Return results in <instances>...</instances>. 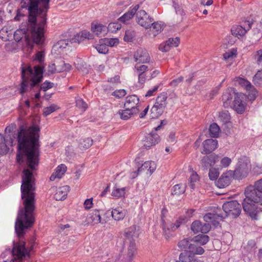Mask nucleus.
I'll return each instance as SVG.
<instances>
[{
	"instance_id": "obj_19",
	"label": "nucleus",
	"mask_w": 262,
	"mask_h": 262,
	"mask_svg": "<svg viewBox=\"0 0 262 262\" xmlns=\"http://www.w3.org/2000/svg\"><path fill=\"white\" fill-rule=\"evenodd\" d=\"M243 95L238 94L235 97V99L233 101L234 108L238 114H242L245 111L246 105L243 102Z\"/></svg>"
},
{
	"instance_id": "obj_40",
	"label": "nucleus",
	"mask_w": 262,
	"mask_h": 262,
	"mask_svg": "<svg viewBox=\"0 0 262 262\" xmlns=\"http://www.w3.org/2000/svg\"><path fill=\"white\" fill-rule=\"evenodd\" d=\"M75 66L76 69L83 73H87L88 69L85 67V64L81 59H77L75 62Z\"/></svg>"
},
{
	"instance_id": "obj_23",
	"label": "nucleus",
	"mask_w": 262,
	"mask_h": 262,
	"mask_svg": "<svg viewBox=\"0 0 262 262\" xmlns=\"http://www.w3.org/2000/svg\"><path fill=\"white\" fill-rule=\"evenodd\" d=\"M67 170V166L64 164H61L57 167L55 172L50 177L51 181H54L56 178L60 179Z\"/></svg>"
},
{
	"instance_id": "obj_5",
	"label": "nucleus",
	"mask_w": 262,
	"mask_h": 262,
	"mask_svg": "<svg viewBox=\"0 0 262 262\" xmlns=\"http://www.w3.org/2000/svg\"><path fill=\"white\" fill-rule=\"evenodd\" d=\"M245 198L242 205L244 211L252 219L256 220L257 205H262V179L248 186L245 190Z\"/></svg>"
},
{
	"instance_id": "obj_38",
	"label": "nucleus",
	"mask_w": 262,
	"mask_h": 262,
	"mask_svg": "<svg viewBox=\"0 0 262 262\" xmlns=\"http://www.w3.org/2000/svg\"><path fill=\"white\" fill-rule=\"evenodd\" d=\"M162 218H163V217H162ZM162 229L163 234L166 238H169L171 235V232L174 231L171 230L170 223L166 224L163 219H162Z\"/></svg>"
},
{
	"instance_id": "obj_56",
	"label": "nucleus",
	"mask_w": 262,
	"mask_h": 262,
	"mask_svg": "<svg viewBox=\"0 0 262 262\" xmlns=\"http://www.w3.org/2000/svg\"><path fill=\"white\" fill-rule=\"evenodd\" d=\"M53 86V83L48 82V81H46L42 84H41L40 89H41L43 91H46L48 89L52 88Z\"/></svg>"
},
{
	"instance_id": "obj_3",
	"label": "nucleus",
	"mask_w": 262,
	"mask_h": 262,
	"mask_svg": "<svg viewBox=\"0 0 262 262\" xmlns=\"http://www.w3.org/2000/svg\"><path fill=\"white\" fill-rule=\"evenodd\" d=\"M28 15L25 16L18 12L14 20L19 21L21 17H26L13 34L15 40L19 42L24 36L27 45L32 41L37 45L44 41V27L46 24L47 12L49 9L50 0H28Z\"/></svg>"
},
{
	"instance_id": "obj_54",
	"label": "nucleus",
	"mask_w": 262,
	"mask_h": 262,
	"mask_svg": "<svg viewBox=\"0 0 262 262\" xmlns=\"http://www.w3.org/2000/svg\"><path fill=\"white\" fill-rule=\"evenodd\" d=\"M231 163V159L227 157H225L221 160V165L222 167L226 168Z\"/></svg>"
},
{
	"instance_id": "obj_35",
	"label": "nucleus",
	"mask_w": 262,
	"mask_h": 262,
	"mask_svg": "<svg viewBox=\"0 0 262 262\" xmlns=\"http://www.w3.org/2000/svg\"><path fill=\"white\" fill-rule=\"evenodd\" d=\"M121 119L126 120L130 118L133 116L137 113H134L133 111L130 110L125 108L124 110H120L118 112Z\"/></svg>"
},
{
	"instance_id": "obj_47",
	"label": "nucleus",
	"mask_w": 262,
	"mask_h": 262,
	"mask_svg": "<svg viewBox=\"0 0 262 262\" xmlns=\"http://www.w3.org/2000/svg\"><path fill=\"white\" fill-rule=\"evenodd\" d=\"M121 25L118 23H111L108 26L106 29L112 33L116 32L118 30L120 29Z\"/></svg>"
},
{
	"instance_id": "obj_21",
	"label": "nucleus",
	"mask_w": 262,
	"mask_h": 262,
	"mask_svg": "<svg viewBox=\"0 0 262 262\" xmlns=\"http://www.w3.org/2000/svg\"><path fill=\"white\" fill-rule=\"evenodd\" d=\"M69 189L70 187L67 185L59 187L57 189L56 193L54 194V198L57 201L64 200L67 197Z\"/></svg>"
},
{
	"instance_id": "obj_15",
	"label": "nucleus",
	"mask_w": 262,
	"mask_h": 262,
	"mask_svg": "<svg viewBox=\"0 0 262 262\" xmlns=\"http://www.w3.org/2000/svg\"><path fill=\"white\" fill-rule=\"evenodd\" d=\"M219 161V156L212 154L209 156H204L201 161V164L202 166L207 170L209 167L213 166Z\"/></svg>"
},
{
	"instance_id": "obj_26",
	"label": "nucleus",
	"mask_w": 262,
	"mask_h": 262,
	"mask_svg": "<svg viewBox=\"0 0 262 262\" xmlns=\"http://www.w3.org/2000/svg\"><path fill=\"white\" fill-rule=\"evenodd\" d=\"M92 31L98 36H104L107 31L105 26L101 24H96L92 25Z\"/></svg>"
},
{
	"instance_id": "obj_31",
	"label": "nucleus",
	"mask_w": 262,
	"mask_h": 262,
	"mask_svg": "<svg viewBox=\"0 0 262 262\" xmlns=\"http://www.w3.org/2000/svg\"><path fill=\"white\" fill-rule=\"evenodd\" d=\"M230 182L229 177H224L223 174L216 182V185L219 188H225L230 184Z\"/></svg>"
},
{
	"instance_id": "obj_55",
	"label": "nucleus",
	"mask_w": 262,
	"mask_h": 262,
	"mask_svg": "<svg viewBox=\"0 0 262 262\" xmlns=\"http://www.w3.org/2000/svg\"><path fill=\"white\" fill-rule=\"evenodd\" d=\"M239 83L244 86L247 90H250L252 86L250 82L243 78L239 79Z\"/></svg>"
},
{
	"instance_id": "obj_10",
	"label": "nucleus",
	"mask_w": 262,
	"mask_h": 262,
	"mask_svg": "<svg viewBox=\"0 0 262 262\" xmlns=\"http://www.w3.org/2000/svg\"><path fill=\"white\" fill-rule=\"evenodd\" d=\"M139 102V98L135 95H130L126 97L124 103V107L127 110H130L134 113H138L139 110L138 108V103Z\"/></svg>"
},
{
	"instance_id": "obj_43",
	"label": "nucleus",
	"mask_w": 262,
	"mask_h": 262,
	"mask_svg": "<svg viewBox=\"0 0 262 262\" xmlns=\"http://www.w3.org/2000/svg\"><path fill=\"white\" fill-rule=\"evenodd\" d=\"M193 256H191L188 251L180 254L179 259L182 262H191Z\"/></svg>"
},
{
	"instance_id": "obj_29",
	"label": "nucleus",
	"mask_w": 262,
	"mask_h": 262,
	"mask_svg": "<svg viewBox=\"0 0 262 262\" xmlns=\"http://www.w3.org/2000/svg\"><path fill=\"white\" fill-rule=\"evenodd\" d=\"M153 36H156L163 30L164 24L160 21H152L151 24Z\"/></svg>"
},
{
	"instance_id": "obj_7",
	"label": "nucleus",
	"mask_w": 262,
	"mask_h": 262,
	"mask_svg": "<svg viewBox=\"0 0 262 262\" xmlns=\"http://www.w3.org/2000/svg\"><path fill=\"white\" fill-rule=\"evenodd\" d=\"M167 94L166 93H161L157 98L154 105L151 108V117L152 118H158L164 112L166 106V99Z\"/></svg>"
},
{
	"instance_id": "obj_51",
	"label": "nucleus",
	"mask_w": 262,
	"mask_h": 262,
	"mask_svg": "<svg viewBox=\"0 0 262 262\" xmlns=\"http://www.w3.org/2000/svg\"><path fill=\"white\" fill-rule=\"evenodd\" d=\"M135 37V32L134 31H126L124 37V39L125 41L129 42L131 41Z\"/></svg>"
},
{
	"instance_id": "obj_22",
	"label": "nucleus",
	"mask_w": 262,
	"mask_h": 262,
	"mask_svg": "<svg viewBox=\"0 0 262 262\" xmlns=\"http://www.w3.org/2000/svg\"><path fill=\"white\" fill-rule=\"evenodd\" d=\"M156 167L157 165L155 162L151 161H146L138 168V174L139 172L144 170H147L149 172L150 174H151L156 170Z\"/></svg>"
},
{
	"instance_id": "obj_46",
	"label": "nucleus",
	"mask_w": 262,
	"mask_h": 262,
	"mask_svg": "<svg viewBox=\"0 0 262 262\" xmlns=\"http://www.w3.org/2000/svg\"><path fill=\"white\" fill-rule=\"evenodd\" d=\"M95 48L99 53L102 54H106L108 51L107 45L101 42V39L99 40V44L96 45Z\"/></svg>"
},
{
	"instance_id": "obj_36",
	"label": "nucleus",
	"mask_w": 262,
	"mask_h": 262,
	"mask_svg": "<svg viewBox=\"0 0 262 262\" xmlns=\"http://www.w3.org/2000/svg\"><path fill=\"white\" fill-rule=\"evenodd\" d=\"M185 186L182 184L175 185L172 188L171 194L173 195H179L184 193Z\"/></svg>"
},
{
	"instance_id": "obj_61",
	"label": "nucleus",
	"mask_w": 262,
	"mask_h": 262,
	"mask_svg": "<svg viewBox=\"0 0 262 262\" xmlns=\"http://www.w3.org/2000/svg\"><path fill=\"white\" fill-rule=\"evenodd\" d=\"M220 117L223 119V121L225 122H227L230 119V116L228 112H222L220 114Z\"/></svg>"
},
{
	"instance_id": "obj_28",
	"label": "nucleus",
	"mask_w": 262,
	"mask_h": 262,
	"mask_svg": "<svg viewBox=\"0 0 262 262\" xmlns=\"http://www.w3.org/2000/svg\"><path fill=\"white\" fill-rule=\"evenodd\" d=\"M93 143V140L90 138L81 139L79 140L78 146L81 150H85L90 147Z\"/></svg>"
},
{
	"instance_id": "obj_60",
	"label": "nucleus",
	"mask_w": 262,
	"mask_h": 262,
	"mask_svg": "<svg viewBox=\"0 0 262 262\" xmlns=\"http://www.w3.org/2000/svg\"><path fill=\"white\" fill-rule=\"evenodd\" d=\"M126 91L124 90H116L113 92V95L117 97L121 98L126 95Z\"/></svg>"
},
{
	"instance_id": "obj_34",
	"label": "nucleus",
	"mask_w": 262,
	"mask_h": 262,
	"mask_svg": "<svg viewBox=\"0 0 262 262\" xmlns=\"http://www.w3.org/2000/svg\"><path fill=\"white\" fill-rule=\"evenodd\" d=\"M194 243H199L201 245H204L207 244L209 239V237L207 235L199 234L193 238Z\"/></svg>"
},
{
	"instance_id": "obj_17",
	"label": "nucleus",
	"mask_w": 262,
	"mask_h": 262,
	"mask_svg": "<svg viewBox=\"0 0 262 262\" xmlns=\"http://www.w3.org/2000/svg\"><path fill=\"white\" fill-rule=\"evenodd\" d=\"M139 227L134 225L125 229L123 235L126 239H129L130 241H134V238H137L139 236Z\"/></svg>"
},
{
	"instance_id": "obj_53",
	"label": "nucleus",
	"mask_w": 262,
	"mask_h": 262,
	"mask_svg": "<svg viewBox=\"0 0 262 262\" xmlns=\"http://www.w3.org/2000/svg\"><path fill=\"white\" fill-rule=\"evenodd\" d=\"M76 36L79 39L80 42L81 38L91 39L92 37V35L90 34L89 32L84 31L77 34Z\"/></svg>"
},
{
	"instance_id": "obj_12",
	"label": "nucleus",
	"mask_w": 262,
	"mask_h": 262,
	"mask_svg": "<svg viewBox=\"0 0 262 262\" xmlns=\"http://www.w3.org/2000/svg\"><path fill=\"white\" fill-rule=\"evenodd\" d=\"M238 93H235L234 89L231 88H227L223 93L222 96V101L223 106L225 108H228L231 106L233 97L238 95Z\"/></svg>"
},
{
	"instance_id": "obj_58",
	"label": "nucleus",
	"mask_w": 262,
	"mask_h": 262,
	"mask_svg": "<svg viewBox=\"0 0 262 262\" xmlns=\"http://www.w3.org/2000/svg\"><path fill=\"white\" fill-rule=\"evenodd\" d=\"M184 80V78L182 76H180V77L173 79L172 81H171L170 83V85L172 87H176L177 86L179 83L182 82Z\"/></svg>"
},
{
	"instance_id": "obj_4",
	"label": "nucleus",
	"mask_w": 262,
	"mask_h": 262,
	"mask_svg": "<svg viewBox=\"0 0 262 262\" xmlns=\"http://www.w3.org/2000/svg\"><path fill=\"white\" fill-rule=\"evenodd\" d=\"M43 59V54L41 52H38L34 59L37 60L40 65L35 66L33 70L30 66H25L21 67L23 81L20 89V93L21 94L27 91L29 88H33L42 81L45 68L42 64Z\"/></svg>"
},
{
	"instance_id": "obj_30",
	"label": "nucleus",
	"mask_w": 262,
	"mask_h": 262,
	"mask_svg": "<svg viewBox=\"0 0 262 262\" xmlns=\"http://www.w3.org/2000/svg\"><path fill=\"white\" fill-rule=\"evenodd\" d=\"M195 243H191L188 249V252L190 254L192 253L193 254H203L205 252L204 249L202 247L196 245Z\"/></svg>"
},
{
	"instance_id": "obj_11",
	"label": "nucleus",
	"mask_w": 262,
	"mask_h": 262,
	"mask_svg": "<svg viewBox=\"0 0 262 262\" xmlns=\"http://www.w3.org/2000/svg\"><path fill=\"white\" fill-rule=\"evenodd\" d=\"M251 25L252 23L248 20L245 21L243 26L234 25L232 26L231 29L232 34L237 37H238V36H243L245 35L247 31L251 28Z\"/></svg>"
},
{
	"instance_id": "obj_14",
	"label": "nucleus",
	"mask_w": 262,
	"mask_h": 262,
	"mask_svg": "<svg viewBox=\"0 0 262 262\" xmlns=\"http://www.w3.org/2000/svg\"><path fill=\"white\" fill-rule=\"evenodd\" d=\"M210 229L211 226L209 223H206L203 224L200 221L193 222L191 225V229L194 233L199 232L206 233L210 231Z\"/></svg>"
},
{
	"instance_id": "obj_59",
	"label": "nucleus",
	"mask_w": 262,
	"mask_h": 262,
	"mask_svg": "<svg viewBox=\"0 0 262 262\" xmlns=\"http://www.w3.org/2000/svg\"><path fill=\"white\" fill-rule=\"evenodd\" d=\"M224 177H229V180L231 181L232 178L236 179V174H235V170L234 171L229 170L226 172L223 173Z\"/></svg>"
},
{
	"instance_id": "obj_62",
	"label": "nucleus",
	"mask_w": 262,
	"mask_h": 262,
	"mask_svg": "<svg viewBox=\"0 0 262 262\" xmlns=\"http://www.w3.org/2000/svg\"><path fill=\"white\" fill-rule=\"evenodd\" d=\"M137 75L138 76V82L142 84L144 83L147 79L145 73H138Z\"/></svg>"
},
{
	"instance_id": "obj_1",
	"label": "nucleus",
	"mask_w": 262,
	"mask_h": 262,
	"mask_svg": "<svg viewBox=\"0 0 262 262\" xmlns=\"http://www.w3.org/2000/svg\"><path fill=\"white\" fill-rule=\"evenodd\" d=\"M35 189L34 177L23 176L21 192L24 208L20 209L15 225V230L19 241L13 242V247L11 251L13 258L4 262H21L27 255H29V252L26 248L25 242L22 237L25 234V230L31 227L35 221L34 211L35 209Z\"/></svg>"
},
{
	"instance_id": "obj_32",
	"label": "nucleus",
	"mask_w": 262,
	"mask_h": 262,
	"mask_svg": "<svg viewBox=\"0 0 262 262\" xmlns=\"http://www.w3.org/2000/svg\"><path fill=\"white\" fill-rule=\"evenodd\" d=\"M191 243H194L193 238H184L180 241L178 245L179 248L184 250L185 251H187L186 250L188 249L190 247Z\"/></svg>"
},
{
	"instance_id": "obj_50",
	"label": "nucleus",
	"mask_w": 262,
	"mask_h": 262,
	"mask_svg": "<svg viewBox=\"0 0 262 262\" xmlns=\"http://www.w3.org/2000/svg\"><path fill=\"white\" fill-rule=\"evenodd\" d=\"M76 105L77 107L83 109L84 111H85L88 107V105L86 102L80 98H78L76 100Z\"/></svg>"
},
{
	"instance_id": "obj_42",
	"label": "nucleus",
	"mask_w": 262,
	"mask_h": 262,
	"mask_svg": "<svg viewBox=\"0 0 262 262\" xmlns=\"http://www.w3.org/2000/svg\"><path fill=\"white\" fill-rule=\"evenodd\" d=\"M59 108V107L56 104H52L50 106L44 108L43 115L47 116Z\"/></svg>"
},
{
	"instance_id": "obj_52",
	"label": "nucleus",
	"mask_w": 262,
	"mask_h": 262,
	"mask_svg": "<svg viewBox=\"0 0 262 262\" xmlns=\"http://www.w3.org/2000/svg\"><path fill=\"white\" fill-rule=\"evenodd\" d=\"M59 69V67L57 68V65H56L55 63H51L48 65V74H53L56 72L60 73L58 71Z\"/></svg>"
},
{
	"instance_id": "obj_41",
	"label": "nucleus",
	"mask_w": 262,
	"mask_h": 262,
	"mask_svg": "<svg viewBox=\"0 0 262 262\" xmlns=\"http://www.w3.org/2000/svg\"><path fill=\"white\" fill-rule=\"evenodd\" d=\"M186 222V219L183 217H180L177 220L175 223H170V227L172 231H175L177 230L181 225L184 224Z\"/></svg>"
},
{
	"instance_id": "obj_33",
	"label": "nucleus",
	"mask_w": 262,
	"mask_h": 262,
	"mask_svg": "<svg viewBox=\"0 0 262 262\" xmlns=\"http://www.w3.org/2000/svg\"><path fill=\"white\" fill-rule=\"evenodd\" d=\"M89 222L97 224L101 223V216L99 210H95L91 214L89 217Z\"/></svg>"
},
{
	"instance_id": "obj_9",
	"label": "nucleus",
	"mask_w": 262,
	"mask_h": 262,
	"mask_svg": "<svg viewBox=\"0 0 262 262\" xmlns=\"http://www.w3.org/2000/svg\"><path fill=\"white\" fill-rule=\"evenodd\" d=\"M136 19L137 23L145 29L150 28L151 22L154 21V19L143 10L137 11Z\"/></svg>"
},
{
	"instance_id": "obj_45",
	"label": "nucleus",
	"mask_w": 262,
	"mask_h": 262,
	"mask_svg": "<svg viewBox=\"0 0 262 262\" xmlns=\"http://www.w3.org/2000/svg\"><path fill=\"white\" fill-rule=\"evenodd\" d=\"M125 193V188L123 187L122 188H117L115 187L114 190L112 192V195L117 198H120L123 196Z\"/></svg>"
},
{
	"instance_id": "obj_13",
	"label": "nucleus",
	"mask_w": 262,
	"mask_h": 262,
	"mask_svg": "<svg viewBox=\"0 0 262 262\" xmlns=\"http://www.w3.org/2000/svg\"><path fill=\"white\" fill-rule=\"evenodd\" d=\"M135 60L139 63H146L150 61V57L147 51L145 49L139 48L134 55Z\"/></svg>"
},
{
	"instance_id": "obj_16",
	"label": "nucleus",
	"mask_w": 262,
	"mask_h": 262,
	"mask_svg": "<svg viewBox=\"0 0 262 262\" xmlns=\"http://www.w3.org/2000/svg\"><path fill=\"white\" fill-rule=\"evenodd\" d=\"M218 142L216 139H209L205 140L203 143V154H208L212 152L217 147Z\"/></svg>"
},
{
	"instance_id": "obj_37",
	"label": "nucleus",
	"mask_w": 262,
	"mask_h": 262,
	"mask_svg": "<svg viewBox=\"0 0 262 262\" xmlns=\"http://www.w3.org/2000/svg\"><path fill=\"white\" fill-rule=\"evenodd\" d=\"M220 127L216 123H213L210 125L209 134L211 137L213 138H216L219 136L220 132Z\"/></svg>"
},
{
	"instance_id": "obj_24",
	"label": "nucleus",
	"mask_w": 262,
	"mask_h": 262,
	"mask_svg": "<svg viewBox=\"0 0 262 262\" xmlns=\"http://www.w3.org/2000/svg\"><path fill=\"white\" fill-rule=\"evenodd\" d=\"M139 8V5H137L134 7V8L128 11L127 12L124 13L121 17L119 18V20L123 23H125L127 20L130 19L134 15L137 13L138 9Z\"/></svg>"
},
{
	"instance_id": "obj_8",
	"label": "nucleus",
	"mask_w": 262,
	"mask_h": 262,
	"mask_svg": "<svg viewBox=\"0 0 262 262\" xmlns=\"http://www.w3.org/2000/svg\"><path fill=\"white\" fill-rule=\"evenodd\" d=\"M250 168V161L247 158L240 159L238 162L237 167L235 169L236 179H242L246 177Z\"/></svg>"
},
{
	"instance_id": "obj_2",
	"label": "nucleus",
	"mask_w": 262,
	"mask_h": 262,
	"mask_svg": "<svg viewBox=\"0 0 262 262\" xmlns=\"http://www.w3.org/2000/svg\"><path fill=\"white\" fill-rule=\"evenodd\" d=\"M39 127L33 125L27 129L20 126L15 136H13V138L10 135L5 137L0 133V156L8 152L9 146L15 144L14 139L16 137L17 161L21 164L26 160L27 167L32 171L36 170L39 164Z\"/></svg>"
},
{
	"instance_id": "obj_49",
	"label": "nucleus",
	"mask_w": 262,
	"mask_h": 262,
	"mask_svg": "<svg viewBox=\"0 0 262 262\" xmlns=\"http://www.w3.org/2000/svg\"><path fill=\"white\" fill-rule=\"evenodd\" d=\"M208 176L211 180H215L218 178L219 172L216 169L212 168L209 169Z\"/></svg>"
},
{
	"instance_id": "obj_6",
	"label": "nucleus",
	"mask_w": 262,
	"mask_h": 262,
	"mask_svg": "<svg viewBox=\"0 0 262 262\" xmlns=\"http://www.w3.org/2000/svg\"><path fill=\"white\" fill-rule=\"evenodd\" d=\"M224 213H208L204 216V220L206 222H212L213 220L225 219L228 215H231L233 217L238 216L241 212V206L239 203L236 201H231L225 203L223 205Z\"/></svg>"
},
{
	"instance_id": "obj_57",
	"label": "nucleus",
	"mask_w": 262,
	"mask_h": 262,
	"mask_svg": "<svg viewBox=\"0 0 262 262\" xmlns=\"http://www.w3.org/2000/svg\"><path fill=\"white\" fill-rule=\"evenodd\" d=\"M235 55L236 51L232 50L231 51L225 53L223 55V57L225 59H229L230 58H232L233 56H235Z\"/></svg>"
},
{
	"instance_id": "obj_48",
	"label": "nucleus",
	"mask_w": 262,
	"mask_h": 262,
	"mask_svg": "<svg viewBox=\"0 0 262 262\" xmlns=\"http://www.w3.org/2000/svg\"><path fill=\"white\" fill-rule=\"evenodd\" d=\"M135 72L138 74V73H145L148 69L147 66L144 64H139L137 63L135 66Z\"/></svg>"
},
{
	"instance_id": "obj_27",
	"label": "nucleus",
	"mask_w": 262,
	"mask_h": 262,
	"mask_svg": "<svg viewBox=\"0 0 262 262\" xmlns=\"http://www.w3.org/2000/svg\"><path fill=\"white\" fill-rule=\"evenodd\" d=\"M73 43H79V40L77 38V36L71 38V39H61L57 43L56 46L60 48H65L66 47Z\"/></svg>"
},
{
	"instance_id": "obj_39",
	"label": "nucleus",
	"mask_w": 262,
	"mask_h": 262,
	"mask_svg": "<svg viewBox=\"0 0 262 262\" xmlns=\"http://www.w3.org/2000/svg\"><path fill=\"white\" fill-rule=\"evenodd\" d=\"M136 250V244L135 241H130V244L127 250V256L129 257V261L131 262L133 257Z\"/></svg>"
},
{
	"instance_id": "obj_44",
	"label": "nucleus",
	"mask_w": 262,
	"mask_h": 262,
	"mask_svg": "<svg viewBox=\"0 0 262 262\" xmlns=\"http://www.w3.org/2000/svg\"><path fill=\"white\" fill-rule=\"evenodd\" d=\"M101 42L106 45L107 47H114L118 44L119 40L117 38H104L101 39Z\"/></svg>"
},
{
	"instance_id": "obj_25",
	"label": "nucleus",
	"mask_w": 262,
	"mask_h": 262,
	"mask_svg": "<svg viewBox=\"0 0 262 262\" xmlns=\"http://www.w3.org/2000/svg\"><path fill=\"white\" fill-rule=\"evenodd\" d=\"M126 214V210L121 207H118L113 209L112 216L116 221L122 220Z\"/></svg>"
},
{
	"instance_id": "obj_20",
	"label": "nucleus",
	"mask_w": 262,
	"mask_h": 262,
	"mask_svg": "<svg viewBox=\"0 0 262 262\" xmlns=\"http://www.w3.org/2000/svg\"><path fill=\"white\" fill-rule=\"evenodd\" d=\"M159 140V135L155 132H152L146 136L143 145L146 148H149L158 143Z\"/></svg>"
},
{
	"instance_id": "obj_63",
	"label": "nucleus",
	"mask_w": 262,
	"mask_h": 262,
	"mask_svg": "<svg viewBox=\"0 0 262 262\" xmlns=\"http://www.w3.org/2000/svg\"><path fill=\"white\" fill-rule=\"evenodd\" d=\"M255 31H257L258 38H261L262 37V19L257 25V27L255 28Z\"/></svg>"
},
{
	"instance_id": "obj_18",
	"label": "nucleus",
	"mask_w": 262,
	"mask_h": 262,
	"mask_svg": "<svg viewBox=\"0 0 262 262\" xmlns=\"http://www.w3.org/2000/svg\"><path fill=\"white\" fill-rule=\"evenodd\" d=\"M180 43V39L177 37L176 38H169L165 43H161L159 46V50L162 52H167L170 50V47H178Z\"/></svg>"
},
{
	"instance_id": "obj_64",
	"label": "nucleus",
	"mask_w": 262,
	"mask_h": 262,
	"mask_svg": "<svg viewBox=\"0 0 262 262\" xmlns=\"http://www.w3.org/2000/svg\"><path fill=\"white\" fill-rule=\"evenodd\" d=\"M256 55L257 56V63L262 66V49H260L256 52Z\"/></svg>"
}]
</instances>
